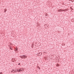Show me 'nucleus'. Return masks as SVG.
Wrapping results in <instances>:
<instances>
[{"label":"nucleus","instance_id":"f257e3e1","mask_svg":"<svg viewBox=\"0 0 74 74\" xmlns=\"http://www.w3.org/2000/svg\"><path fill=\"white\" fill-rule=\"evenodd\" d=\"M20 57L22 59H26V58H27V56L26 55H23L22 56H20Z\"/></svg>","mask_w":74,"mask_h":74},{"label":"nucleus","instance_id":"f03ea898","mask_svg":"<svg viewBox=\"0 0 74 74\" xmlns=\"http://www.w3.org/2000/svg\"><path fill=\"white\" fill-rule=\"evenodd\" d=\"M38 56H41V55L42 54V53H38Z\"/></svg>","mask_w":74,"mask_h":74},{"label":"nucleus","instance_id":"7ed1b4c3","mask_svg":"<svg viewBox=\"0 0 74 74\" xmlns=\"http://www.w3.org/2000/svg\"><path fill=\"white\" fill-rule=\"evenodd\" d=\"M67 11V10L66 9L65 10H63V11Z\"/></svg>","mask_w":74,"mask_h":74},{"label":"nucleus","instance_id":"20e7f679","mask_svg":"<svg viewBox=\"0 0 74 74\" xmlns=\"http://www.w3.org/2000/svg\"><path fill=\"white\" fill-rule=\"evenodd\" d=\"M63 10L62 9H60V12H61L62 11H63Z\"/></svg>","mask_w":74,"mask_h":74},{"label":"nucleus","instance_id":"39448f33","mask_svg":"<svg viewBox=\"0 0 74 74\" xmlns=\"http://www.w3.org/2000/svg\"><path fill=\"white\" fill-rule=\"evenodd\" d=\"M17 72H20L21 71H20V69L17 70Z\"/></svg>","mask_w":74,"mask_h":74},{"label":"nucleus","instance_id":"423d86ee","mask_svg":"<svg viewBox=\"0 0 74 74\" xmlns=\"http://www.w3.org/2000/svg\"><path fill=\"white\" fill-rule=\"evenodd\" d=\"M20 71H23V69H20Z\"/></svg>","mask_w":74,"mask_h":74},{"label":"nucleus","instance_id":"0eeeda50","mask_svg":"<svg viewBox=\"0 0 74 74\" xmlns=\"http://www.w3.org/2000/svg\"><path fill=\"white\" fill-rule=\"evenodd\" d=\"M37 68H38V69H39V70H40V67L38 66H37Z\"/></svg>","mask_w":74,"mask_h":74},{"label":"nucleus","instance_id":"6e6552de","mask_svg":"<svg viewBox=\"0 0 74 74\" xmlns=\"http://www.w3.org/2000/svg\"><path fill=\"white\" fill-rule=\"evenodd\" d=\"M45 16H47V15H48V14H47V13H45Z\"/></svg>","mask_w":74,"mask_h":74},{"label":"nucleus","instance_id":"1a4fd4ad","mask_svg":"<svg viewBox=\"0 0 74 74\" xmlns=\"http://www.w3.org/2000/svg\"><path fill=\"white\" fill-rule=\"evenodd\" d=\"M18 48L16 47V51H18Z\"/></svg>","mask_w":74,"mask_h":74},{"label":"nucleus","instance_id":"9d476101","mask_svg":"<svg viewBox=\"0 0 74 74\" xmlns=\"http://www.w3.org/2000/svg\"><path fill=\"white\" fill-rule=\"evenodd\" d=\"M59 66V65L58 64H57V66L58 67Z\"/></svg>","mask_w":74,"mask_h":74},{"label":"nucleus","instance_id":"9b49d317","mask_svg":"<svg viewBox=\"0 0 74 74\" xmlns=\"http://www.w3.org/2000/svg\"><path fill=\"white\" fill-rule=\"evenodd\" d=\"M14 72H15V73H16V71H15L14 72H13V73H14Z\"/></svg>","mask_w":74,"mask_h":74},{"label":"nucleus","instance_id":"f8f14e48","mask_svg":"<svg viewBox=\"0 0 74 74\" xmlns=\"http://www.w3.org/2000/svg\"><path fill=\"white\" fill-rule=\"evenodd\" d=\"M58 12H60V9H59L58 10Z\"/></svg>","mask_w":74,"mask_h":74},{"label":"nucleus","instance_id":"ddd939ff","mask_svg":"<svg viewBox=\"0 0 74 74\" xmlns=\"http://www.w3.org/2000/svg\"><path fill=\"white\" fill-rule=\"evenodd\" d=\"M0 74H3V73L1 72V73H0Z\"/></svg>","mask_w":74,"mask_h":74},{"label":"nucleus","instance_id":"4468645a","mask_svg":"<svg viewBox=\"0 0 74 74\" xmlns=\"http://www.w3.org/2000/svg\"><path fill=\"white\" fill-rule=\"evenodd\" d=\"M21 64V63H19L18 64V65H20Z\"/></svg>","mask_w":74,"mask_h":74},{"label":"nucleus","instance_id":"2eb2a0df","mask_svg":"<svg viewBox=\"0 0 74 74\" xmlns=\"http://www.w3.org/2000/svg\"><path fill=\"white\" fill-rule=\"evenodd\" d=\"M12 49V48L11 47H10V49Z\"/></svg>","mask_w":74,"mask_h":74},{"label":"nucleus","instance_id":"dca6fc26","mask_svg":"<svg viewBox=\"0 0 74 74\" xmlns=\"http://www.w3.org/2000/svg\"><path fill=\"white\" fill-rule=\"evenodd\" d=\"M12 71H14V69H13V70H12Z\"/></svg>","mask_w":74,"mask_h":74},{"label":"nucleus","instance_id":"f3484780","mask_svg":"<svg viewBox=\"0 0 74 74\" xmlns=\"http://www.w3.org/2000/svg\"><path fill=\"white\" fill-rule=\"evenodd\" d=\"M11 72H13V71H11Z\"/></svg>","mask_w":74,"mask_h":74},{"label":"nucleus","instance_id":"a211bd4d","mask_svg":"<svg viewBox=\"0 0 74 74\" xmlns=\"http://www.w3.org/2000/svg\"><path fill=\"white\" fill-rule=\"evenodd\" d=\"M69 1H71V0H69Z\"/></svg>","mask_w":74,"mask_h":74}]
</instances>
